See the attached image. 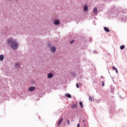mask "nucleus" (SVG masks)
<instances>
[{"instance_id":"f257e3e1","label":"nucleus","mask_w":127,"mask_h":127,"mask_svg":"<svg viewBox=\"0 0 127 127\" xmlns=\"http://www.w3.org/2000/svg\"><path fill=\"white\" fill-rule=\"evenodd\" d=\"M6 45L8 46H10L14 50H16L18 48V46H19V44H18L16 39L12 38H9L7 40Z\"/></svg>"},{"instance_id":"f03ea898","label":"nucleus","mask_w":127,"mask_h":127,"mask_svg":"<svg viewBox=\"0 0 127 127\" xmlns=\"http://www.w3.org/2000/svg\"><path fill=\"white\" fill-rule=\"evenodd\" d=\"M56 25H59L60 24V21L59 19H55L54 22Z\"/></svg>"},{"instance_id":"7ed1b4c3","label":"nucleus","mask_w":127,"mask_h":127,"mask_svg":"<svg viewBox=\"0 0 127 127\" xmlns=\"http://www.w3.org/2000/svg\"><path fill=\"white\" fill-rule=\"evenodd\" d=\"M53 74L52 73H50L48 74V79H52L53 78Z\"/></svg>"},{"instance_id":"20e7f679","label":"nucleus","mask_w":127,"mask_h":127,"mask_svg":"<svg viewBox=\"0 0 127 127\" xmlns=\"http://www.w3.org/2000/svg\"><path fill=\"white\" fill-rule=\"evenodd\" d=\"M34 90H35V87H34V86H32V87L29 88V91H30V92H33V91H34Z\"/></svg>"},{"instance_id":"39448f33","label":"nucleus","mask_w":127,"mask_h":127,"mask_svg":"<svg viewBox=\"0 0 127 127\" xmlns=\"http://www.w3.org/2000/svg\"><path fill=\"white\" fill-rule=\"evenodd\" d=\"M15 66L16 68H20V64L19 63H16L15 64Z\"/></svg>"},{"instance_id":"423d86ee","label":"nucleus","mask_w":127,"mask_h":127,"mask_svg":"<svg viewBox=\"0 0 127 127\" xmlns=\"http://www.w3.org/2000/svg\"><path fill=\"white\" fill-rule=\"evenodd\" d=\"M51 50L52 52L54 53L55 51H56V48H55V47H52L51 48Z\"/></svg>"},{"instance_id":"0eeeda50","label":"nucleus","mask_w":127,"mask_h":127,"mask_svg":"<svg viewBox=\"0 0 127 127\" xmlns=\"http://www.w3.org/2000/svg\"><path fill=\"white\" fill-rule=\"evenodd\" d=\"M62 122H63V118H62L61 119H60L59 121V122L58 123V126L59 127L60 126V125L61 124V123H62Z\"/></svg>"},{"instance_id":"6e6552de","label":"nucleus","mask_w":127,"mask_h":127,"mask_svg":"<svg viewBox=\"0 0 127 127\" xmlns=\"http://www.w3.org/2000/svg\"><path fill=\"white\" fill-rule=\"evenodd\" d=\"M3 59H4L3 55H0V61H3Z\"/></svg>"},{"instance_id":"1a4fd4ad","label":"nucleus","mask_w":127,"mask_h":127,"mask_svg":"<svg viewBox=\"0 0 127 127\" xmlns=\"http://www.w3.org/2000/svg\"><path fill=\"white\" fill-rule=\"evenodd\" d=\"M83 10L84 11H88V6L85 5L83 6Z\"/></svg>"},{"instance_id":"9d476101","label":"nucleus","mask_w":127,"mask_h":127,"mask_svg":"<svg viewBox=\"0 0 127 127\" xmlns=\"http://www.w3.org/2000/svg\"><path fill=\"white\" fill-rule=\"evenodd\" d=\"M71 109H77L78 108V106L77 105L74 104L71 106Z\"/></svg>"},{"instance_id":"9b49d317","label":"nucleus","mask_w":127,"mask_h":127,"mask_svg":"<svg viewBox=\"0 0 127 127\" xmlns=\"http://www.w3.org/2000/svg\"><path fill=\"white\" fill-rule=\"evenodd\" d=\"M93 12L95 13V14L98 13V10L97 9V7H94L93 8Z\"/></svg>"},{"instance_id":"f8f14e48","label":"nucleus","mask_w":127,"mask_h":127,"mask_svg":"<svg viewBox=\"0 0 127 127\" xmlns=\"http://www.w3.org/2000/svg\"><path fill=\"white\" fill-rule=\"evenodd\" d=\"M104 30L106 32H110V29H109V28H107V27H104Z\"/></svg>"},{"instance_id":"ddd939ff","label":"nucleus","mask_w":127,"mask_h":127,"mask_svg":"<svg viewBox=\"0 0 127 127\" xmlns=\"http://www.w3.org/2000/svg\"><path fill=\"white\" fill-rule=\"evenodd\" d=\"M65 96L67 97V98H71V95L68 93L65 94Z\"/></svg>"},{"instance_id":"4468645a","label":"nucleus","mask_w":127,"mask_h":127,"mask_svg":"<svg viewBox=\"0 0 127 127\" xmlns=\"http://www.w3.org/2000/svg\"><path fill=\"white\" fill-rule=\"evenodd\" d=\"M120 49H121V50H124V49H125V46L124 45L121 46Z\"/></svg>"},{"instance_id":"2eb2a0df","label":"nucleus","mask_w":127,"mask_h":127,"mask_svg":"<svg viewBox=\"0 0 127 127\" xmlns=\"http://www.w3.org/2000/svg\"><path fill=\"white\" fill-rule=\"evenodd\" d=\"M79 106L81 108H83V103L81 101L79 102Z\"/></svg>"},{"instance_id":"dca6fc26","label":"nucleus","mask_w":127,"mask_h":127,"mask_svg":"<svg viewBox=\"0 0 127 127\" xmlns=\"http://www.w3.org/2000/svg\"><path fill=\"white\" fill-rule=\"evenodd\" d=\"M74 42H75V41H74V40H72L71 41H70V44H73V43H74Z\"/></svg>"},{"instance_id":"f3484780","label":"nucleus","mask_w":127,"mask_h":127,"mask_svg":"<svg viewBox=\"0 0 127 127\" xmlns=\"http://www.w3.org/2000/svg\"><path fill=\"white\" fill-rule=\"evenodd\" d=\"M102 87H104V86H105V81H102Z\"/></svg>"},{"instance_id":"a211bd4d","label":"nucleus","mask_w":127,"mask_h":127,"mask_svg":"<svg viewBox=\"0 0 127 127\" xmlns=\"http://www.w3.org/2000/svg\"><path fill=\"white\" fill-rule=\"evenodd\" d=\"M112 69H113V70H116V69H117L116 67H115V66H113V67H112Z\"/></svg>"},{"instance_id":"6ab92c4d","label":"nucleus","mask_w":127,"mask_h":127,"mask_svg":"<svg viewBox=\"0 0 127 127\" xmlns=\"http://www.w3.org/2000/svg\"><path fill=\"white\" fill-rule=\"evenodd\" d=\"M76 88H79V86L78 83H76Z\"/></svg>"},{"instance_id":"aec40b11","label":"nucleus","mask_w":127,"mask_h":127,"mask_svg":"<svg viewBox=\"0 0 127 127\" xmlns=\"http://www.w3.org/2000/svg\"><path fill=\"white\" fill-rule=\"evenodd\" d=\"M89 101H92V97L89 96Z\"/></svg>"},{"instance_id":"412c9836","label":"nucleus","mask_w":127,"mask_h":127,"mask_svg":"<svg viewBox=\"0 0 127 127\" xmlns=\"http://www.w3.org/2000/svg\"><path fill=\"white\" fill-rule=\"evenodd\" d=\"M93 53H94V54H97V53H98V52H97V51H93Z\"/></svg>"},{"instance_id":"4be33fe9","label":"nucleus","mask_w":127,"mask_h":127,"mask_svg":"<svg viewBox=\"0 0 127 127\" xmlns=\"http://www.w3.org/2000/svg\"><path fill=\"white\" fill-rule=\"evenodd\" d=\"M67 124L68 125H70V122H69V120H67Z\"/></svg>"},{"instance_id":"5701e85b","label":"nucleus","mask_w":127,"mask_h":127,"mask_svg":"<svg viewBox=\"0 0 127 127\" xmlns=\"http://www.w3.org/2000/svg\"><path fill=\"white\" fill-rule=\"evenodd\" d=\"M115 71L117 73H119V71H118V69H116Z\"/></svg>"},{"instance_id":"b1692460","label":"nucleus","mask_w":127,"mask_h":127,"mask_svg":"<svg viewBox=\"0 0 127 127\" xmlns=\"http://www.w3.org/2000/svg\"><path fill=\"white\" fill-rule=\"evenodd\" d=\"M77 127H80V124H77Z\"/></svg>"},{"instance_id":"393cba45","label":"nucleus","mask_w":127,"mask_h":127,"mask_svg":"<svg viewBox=\"0 0 127 127\" xmlns=\"http://www.w3.org/2000/svg\"><path fill=\"white\" fill-rule=\"evenodd\" d=\"M8 1H11L12 0H7Z\"/></svg>"},{"instance_id":"a878e982","label":"nucleus","mask_w":127,"mask_h":127,"mask_svg":"<svg viewBox=\"0 0 127 127\" xmlns=\"http://www.w3.org/2000/svg\"><path fill=\"white\" fill-rule=\"evenodd\" d=\"M16 0V1H17L18 0Z\"/></svg>"},{"instance_id":"bb28decb","label":"nucleus","mask_w":127,"mask_h":127,"mask_svg":"<svg viewBox=\"0 0 127 127\" xmlns=\"http://www.w3.org/2000/svg\"><path fill=\"white\" fill-rule=\"evenodd\" d=\"M79 85H81V83H79Z\"/></svg>"},{"instance_id":"cd10ccee","label":"nucleus","mask_w":127,"mask_h":127,"mask_svg":"<svg viewBox=\"0 0 127 127\" xmlns=\"http://www.w3.org/2000/svg\"><path fill=\"white\" fill-rule=\"evenodd\" d=\"M83 123H84V120H83Z\"/></svg>"}]
</instances>
